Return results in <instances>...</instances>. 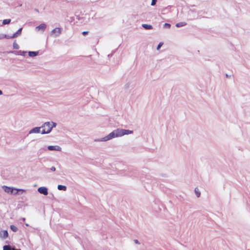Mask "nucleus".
<instances>
[{"label": "nucleus", "instance_id": "f257e3e1", "mask_svg": "<svg viewBox=\"0 0 250 250\" xmlns=\"http://www.w3.org/2000/svg\"><path fill=\"white\" fill-rule=\"evenodd\" d=\"M133 131L125 129L117 128L114 130L107 136L95 140V141L98 142H106L112 139L118 137H121L125 135L132 134Z\"/></svg>", "mask_w": 250, "mask_h": 250}, {"label": "nucleus", "instance_id": "f03ea898", "mask_svg": "<svg viewBox=\"0 0 250 250\" xmlns=\"http://www.w3.org/2000/svg\"><path fill=\"white\" fill-rule=\"evenodd\" d=\"M57 125V124L54 122H46L42 125L41 128L43 129L41 131L42 134H49L51 132L52 128L55 127Z\"/></svg>", "mask_w": 250, "mask_h": 250}, {"label": "nucleus", "instance_id": "7ed1b4c3", "mask_svg": "<svg viewBox=\"0 0 250 250\" xmlns=\"http://www.w3.org/2000/svg\"><path fill=\"white\" fill-rule=\"evenodd\" d=\"M2 188L4 189L5 192L10 194H17L18 193V191H24V190L22 189H17L12 187H9L6 186H3L2 187Z\"/></svg>", "mask_w": 250, "mask_h": 250}, {"label": "nucleus", "instance_id": "20e7f679", "mask_svg": "<svg viewBox=\"0 0 250 250\" xmlns=\"http://www.w3.org/2000/svg\"><path fill=\"white\" fill-rule=\"evenodd\" d=\"M62 29L60 28H56L53 29L51 31V34L54 37H57L59 36L61 33Z\"/></svg>", "mask_w": 250, "mask_h": 250}, {"label": "nucleus", "instance_id": "39448f33", "mask_svg": "<svg viewBox=\"0 0 250 250\" xmlns=\"http://www.w3.org/2000/svg\"><path fill=\"white\" fill-rule=\"evenodd\" d=\"M47 149L52 151H61L62 150V148L59 146H47Z\"/></svg>", "mask_w": 250, "mask_h": 250}, {"label": "nucleus", "instance_id": "423d86ee", "mask_svg": "<svg viewBox=\"0 0 250 250\" xmlns=\"http://www.w3.org/2000/svg\"><path fill=\"white\" fill-rule=\"evenodd\" d=\"M38 191L40 193L44 195H47L48 194V189L46 187H40L38 189Z\"/></svg>", "mask_w": 250, "mask_h": 250}, {"label": "nucleus", "instance_id": "0eeeda50", "mask_svg": "<svg viewBox=\"0 0 250 250\" xmlns=\"http://www.w3.org/2000/svg\"><path fill=\"white\" fill-rule=\"evenodd\" d=\"M8 236V233L7 230H4L0 231V238L2 240L6 239Z\"/></svg>", "mask_w": 250, "mask_h": 250}, {"label": "nucleus", "instance_id": "6e6552de", "mask_svg": "<svg viewBox=\"0 0 250 250\" xmlns=\"http://www.w3.org/2000/svg\"><path fill=\"white\" fill-rule=\"evenodd\" d=\"M10 53H14L16 55H21L25 56L27 52L25 51L19 50L17 51H10Z\"/></svg>", "mask_w": 250, "mask_h": 250}, {"label": "nucleus", "instance_id": "1a4fd4ad", "mask_svg": "<svg viewBox=\"0 0 250 250\" xmlns=\"http://www.w3.org/2000/svg\"><path fill=\"white\" fill-rule=\"evenodd\" d=\"M41 126L34 127L29 131V134L41 133Z\"/></svg>", "mask_w": 250, "mask_h": 250}, {"label": "nucleus", "instance_id": "9d476101", "mask_svg": "<svg viewBox=\"0 0 250 250\" xmlns=\"http://www.w3.org/2000/svg\"><path fill=\"white\" fill-rule=\"evenodd\" d=\"M22 29V28H21L16 33H15L12 36H9V39H12V38H16V37L19 36L20 35H21V33Z\"/></svg>", "mask_w": 250, "mask_h": 250}, {"label": "nucleus", "instance_id": "9b49d317", "mask_svg": "<svg viewBox=\"0 0 250 250\" xmlns=\"http://www.w3.org/2000/svg\"><path fill=\"white\" fill-rule=\"evenodd\" d=\"M46 27V25L44 23H42L36 27V29L37 31H41L43 32Z\"/></svg>", "mask_w": 250, "mask_h": 250}, {"label": "nucleus", "instance_id": "f8f14e48", "mask_svg": "<svg viewBox=\"0 0 250 250\" xmlns=\"http://www.w3.org/2000/svg\"><path fill=\"white\" fill-rule=\"evenodd\" d=\"M29 57H34L39 54V51H29L27 52Z\"/></svg>", "mask_w": 250, "mask_h": 250}, {"label": "nucleus", "instance_id": "ddd939ff", "mask_svg": "<svg viewBox=\"0 0 250 250\" xmlns=\"http://www.w3.org/2000/svg\"><path fill=\"white\" fill-rule=\"evenodd\" d=\"M142 27L143 28H144L145 29H147V30L152 29L153 28V27L152 25H151L150 24H143Z\"/></svg>", "mask_w": 250, "mask_h": 250}, {"label": "nucleus", "instance_id": "4468645a", "mask_svg": "<svg viewBox=\"0 0 250 250\" xmlns=\"http://www.w3.org/2000/svg\"><path fill=\"white\" fill-rule=\"evenodd\" d=\"M187 23L185 22H180L176 24L177 27H181L185 26Z\"/></svg>", "mask_w": 250, "mask_h": 250}, {"label": "nucleus", "instance_id": "2eb2a0df", "mask_svg": "<svg viewBox=\"0 0 250 250\" xmlns=\"http://www.w3.org/2000/svg\"><path fill=\"white\" fill-rule=\"evenodd\" d=\"M58 189L60 190H66V187L65 186L59 185L58 186Z\"/></svg>", "mask_w": 250, "mask_h": 250}, {"label": "nucleus", "instance_id": "dca6fc26", "mask_svg": "<svg viewBox=\"0 0 250 250\" xmlns=\"http://www.w3.org/2000/svg\"><path fill=\"white\" fill-rule=\"evenodd\" d=\"M4 38L9 39V36L6 34H0V40Z\"/></svg>", "mask_w": 250, "mask_h": 250}, {"label": "nucleus", "instance_id": "f3484780", "mask_svg": "<svg viewBox=\"0 0 250 250\" xmlns=\"http://www.w3.org/2000/svg\"><path fill=\"white\" fill-rule=\"evenodd\" d=\"M11 21V20L10 19H5L3 21H2V24H9Z\"/></svg>", "mask_w": 250, "mask_h": 250}, {"label": "nucleus", "instance_id": "a211bd4d", "mask_svg": "<svg viewBox=\"0 0 250 250\" xmlns=\"http://www.w3.org/2000/svg\"><path fill=\"white\" fill-rule=\"evenodd\" d=\"M10 228L12 231L14 232H16L18 230V228L14 225H11L10 226Z\"/></svg>", "mask_w": 250, "mask_h": 250}, {"label": "nucleus", "instance_id": "6ab92c4d", "mask_svg": "<svg viewBox=\"0 0 250 250\" xmlns=\"http://www.w3.org/2000/svg\"><path fill=\"white\" fill-rule=\"evenodd\" d=\"M3 250H12V249L10 246L5 245L3 247Z\"/></svg>", "mask_w": 250, "mask_h": 250}, {"label": "nucleus", "instance_id": "aec40b11", "mask_svg": "<svg viewBox=\"0 0 250 250\" xmlns=\"http://www.w3.org/2000/svg\"><path fill=\"white\" fill-rule=\"evenodd\" d=\"M13 47L15 49H18L19 48V45L16 43V42H13Z\"/></svg>", "mask_w": 250, "mask_h": 250}, {"label": "nucleus", "instance_id": "412c9836", "mask_svg": "<svg viewBox=\"0 0 250 250\" xmlns=\"http://www.w3.org/2000/svg\"><path fill=\"white\" fill-rule=\"evenodd\" d=\"M170 26H171V25L169 23H166L164 25V27H165V28H169L170 27Z\"/></svg>", "mask_w": 250, "mask_h": 250}, {"label": "nucleus", "instance_id": "4be33fe9", "mask_svg": "<svg viewBox=\"0 0 250 250\" xmlns=\"http://www.w3.org/2000/svg\"><path fill=\"white\" fill-rule=\"evenodd\" d=\"M195 194L197 197H199L200 196V192L198 190H197L196 189H195Z\"/></svg>", "mask_w": 250, "mask_h": 250}, {"label": "nucleus", "instance_id": "5701e85b", "mask_svg": "<svg viewBox=\"0 0 250 250\" xmlns=\"http://www.w3.org/2000/svg\"><path fill=\"white\" fill-rule=\"evenodd\" d=\"M163 42H160L157 47V50H158L161 47V46L163 45Z\"/></svg>", "mask_w": 250, "mask_h": 250}, {"label": "nucleus", "instance_id": "b1692460", "mask_svg": "<svg viewBox=\"0 0 250 250\" xmlns=\"http://www.w3.org/2000/svg\"><path fill=\"white\" fill-rule=\"evenodd\" d=\"M156 1H157V0H152L151 5L152 6L155 5L156 4Z\"/></svg>", "mask_w": 250, "mask_h": 250}, {"label": "nucleus", "instance_id": "393cba45", "mask_svg": "<svg viewBox=\"0 0 250 250\" xmlns=\"http://www.w3.org/2000/svg\"><path fill=\"white\" fill-rule=\"evenodd\" d=\"M50 170L52 171H55L56 170V168L54 167H51Z\"/></svg>", "mask_w": 250, "mask_h": 250}, {"label": "nucleus", "instance_id": "a878e982", "mask_svg": "<svg viewBox=\"0 0 250 250\" xmlns=\"http://www.w3.org/2000/svg\"><path fill=\"white\" fill-rule=\"evenodd\" d=\"M87 33H88V32H87V31H83V33H82L83 35H86Z\"/></svg>", "mask_w": 250, "mask_h": 250}, {"label": "nucleus", "instance_id": "bb28decb", "mask_svg": "<svg viewBox=\"0 0 250 250\" xmlns=\"http://www.w3.org/2000/svg\"><path fill=\"white\" fill-rule=\"evenodd\" d=\"M134 242L136 243V244H140L139 241L137 240H134Z\"/></svg>", "mask_w": 250, "mask_h": 250}, {"label": "nucleus", "instance_id": "cd10ccee", "mask_svg": "<svg viewBox=\"0 0 250 250\" xmlns=\"http://www.w3.org/2000/svg\"><path fill=\"white\" fill-rule=\"evenodd\" d=\"M2 94V92L1 90H0V95Z\"/></svg>", "mask_w": 250, "mask_h": 250}, {"label": "nucleus", "instance_id": "c85d7f7f", "mask_svg": "<svg viewBox=\"0 0 250 250\" xmlns=\"http://www.w3.org/2000/svg\"><path fill=\"white\" fill-rule=\"evenodd\" d=\"M13 250H20V249H14Z\"/></svg>", "mask_w": 250, "mask_h": 250}, {"label": "nucleus", "instance_id": "c756f323", "mask_svg": "<svg viewBox=\"0 0 250 250\" xmlns=\"http://www.w3.org/2000/svg\"><path fill=\"white\" fill-rule=\"evenodd\" d=\"M22 220H25V218H22Z\"/></svg>", "mask_w": 250, "mask_h": 250}, {"label": "nucleus", "instance_id": "7c9ffc66", "mask_svg": "<svg viewBox=\"0 0 250 250\" xmlns=\"http://www.w3.org/2000/svg\"><path fill=\"white\" fill-rule=\"evenodd\" d=\"M26 226H28V225L27 224H26Z\"/></svg>", "mask_w": 250, "mask_h": 250}]
</instances>
